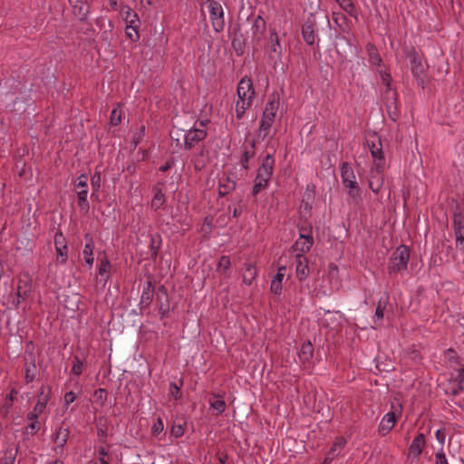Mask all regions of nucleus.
I'll use <instances>...</instances> for the list:
<instances>
[{"label":"nucleus","instance_id":"38","mask_svg":"<svg viewBox=\"0 0 464 464\" xmlns=\"http://www.w3.org/2000/svg\"><path fill=\"white\" fill-rule=\"evenodd\" d=\"M161 246V237L159 234L150 236V254L152 259H156L158 256V252Z\"/></svg>","mask_w":464,"mask_h":464},{"label":"nucleus","instance_id":"13","mask_svg":"<svg viewBox=\"0 0 464 464\" xmlns=\"http://www.w3.org/2000/svg\"><path fill=\"white\" fill-rule=\"evenodd\" d=\"M268 57L274 61H281L282 59V45L275 29L271 31L269 36Z\"/></svg>","mask_w":464,"mask_h":464},{"label":"nucleus","instance_id":"22","mask_svg":"<svg viewBox=\"0 0 464 464\" xmlns=\"http://www.w3.org/2000/svg\"><path fill=\"white\" fill-rule=\"evenodd\" d=\"M444 390L449 395H459L463 391V377L461 375L452 377L449 380Z\"/></svg>","mask_w":464,"mask_h":464},{"label":"nucleus","instance_id":"15","mask_svg":"<svg viewBox=\"0 0 464 464\" xmlns=\"http://www.w3.org/2000/svg\"><path fill=\"white\" fill-rule=\"evenodd\" d=\"M242 155L239 163L245 170L249 169V161L256 155V140H252L247 144L241 146Z\"/></svg>","mask_w":464,"mask_h":464},{"label":"nucleus","instance_id":"29","mask_svg":"<svg viewBox=\"0 0 464 464\" xmlns=\"http://www.w3.org/2000/svg\"><path fill=\"white\" fill-rule=\"evenodd\" d=\"M388 304V297L381 298L377 304L375 313L373 315V323L375 324L376 327H379L382 325V321L384 316V310Z\"/></svg>","mask_w":464,"mask_h":464},{"label":"nucleus","instance_id":"9","mask_svg":"<svg viewBox=\"0 0 464 464\" xmlns=\"http://www.w3.org/2000/svg\"><path fill=\"white\" fill-rule=\"evenodd\" d=\"M366 143L373 159L372 163L385 164L381 138L376 133L370 134L366 138Z\"/></svg>","mask_w":464,"mask_h":464},{"label":"nucleus","instance_id":"35","mask_svg":"<svg viewBox=\"0 0 464 464\" xmlns=\"http://www.w3.org/2000/svg\"><path fill=\"white\" fill-rule=\"evenodd\" d=\"M334 23L342 32H347L349 20L342 12H333L332 14Z\"/></svg>","mask_w":464,"mask_h":464},{"label":"nucleus","instance_id":"19","mask_svg":"<svg viewBox=\"0 0 464 464\" xmlns=\"http://www.w3.org/2000/svg\"><path fill=\"white\" fill-rule=\"evenodd\" d=\"M111 264L107 256L100 260L98 266V277L97 280L102 283L104 286L111 277Z\"/></svg>","mask_w":464,"mask_h":464},{"label":"nucleus","instance_id":"17","mask_svg":"<svg viewBox=\"0 0 464 464\" xmlns=\"http://www.w3.org/2000/svg\"><path fill=\"white\" fill-rule=\"evenodd\" d=\"M340 169L341 178L344 187L348 188H354L355 185L358 183L352 166L348 162H343Z\"/></svg>","mask_w":464,"mask_h":464},{"label":"nucleus","instance_id":"40","mask_svg":"<svg viewBox=\"0 0 464 464\" xmlns=\"http://www.w3.org/2000/svg\"><path fill=\"white\" fill-rule=\"evenodd\" d=\"M347 441L343 437H338L336 438L328 452L336 458L338 455H340Z\"/></svg>","mask_w":464,"mask_h":464},{"label":"nucleus","instance_id":"21","mask_svg":"<svg viewBox=\"0 0 464 464\" xmlns=\"http://www.w3.org/2000/svg\"><path fill=\"white\" fill-rule=\"evenodd\" d=\"M51 387L48 384H43L40 387L39 394L37 395V402L34 406L35 411H44L51 395Z\"/></svg>","mask_w":464,"mask_h":464},{"label":"nucleus","instance_id":"60","mask_svg":"<svg viewBox=\"0 0 464 464\" xmlns=\"http://www.w3.org/2000/svg\"><path fill=\"white\" fill-rule=\"evenodd\" d=\"M96 430H97V435L98 437L100 438V440L102 441H105L106 440V437H107V431H106V427L104 424H102L101 423V420L99 421V423L96 425Z\"/></svg>","mask_w":464,"mask_h":464},{"label":"nucleus","instance_id":"14","mask_svg":"<svg viewBox=\"0 0 464 464\" xmlns=\"http://www.w3.org/2000/svg\"><path fill=\"white\" fill-rule=\"evenodd\" d=\"M308 264V258L304 255H295V276L300 282L304 281L310 275Z\"/></svg>","mask_w":464,"mask_h":464},{"label":"nucleus","instance_id":"5","mask_svg":"<svg viewBox=\"0 0 464 464\" xmlns=\"http://www.w3.org/2000/svg\"><path fill=\"white\" fill-rule=\"evenodd\" d=\"M408 57L411 63V72L415 78L419 86L422 89L426 86L427 75L426 66L422 63L421 56L414 50L411 49L408 53Z\"/></svg>","mask_w":464,"mask_h":464},{"label":"nucleus","instance_id":"55","mask_svg":"<svg viewBox=\"0 0 464 464\" xmlns=\"http://www.w3.org/2000/svg\"><path fill=\"white\" fill-rule=\"evenodd\" d=\"M91 186H92V197L97 193L100 189V187H101V174L100 172H95L94 175L92 177V179H91Z\"/></svg>","mask_w":464,"mask_h":464},{"label":"nucleus","instance_id":"6","mask_svg":"<svg viewBox=\"0 0 464 464\" xmlns=\"http://www.w3.org/2000/svg\"><path fill=\"white\" fill-rule=\"evenodd\" d=\"M402 411V406L400 402H392L391 411L387 412L382 419L379 424V432L382 435L389 433L395 423L397 422L398 417L401 416Z\"/></svg>","mask_w":464,"mask_h":464},{"label":"nucleus","instance_id":"50","mask_svg":"<svg viewBox=\"0 0 464 464\" xmlns=\"http://www.w3.org/2000/svg\"><path fill=\"white\" fill-rule=\"evenodd\" d=\"M83 371V361L80 359L78 356H74L72 361V372L79 376L82 373Z\"/></svg>","mask_w":464,"mask_h":464},{"label":"nucleus","instance_id":"27","mask_svg":"<svg viewBox=\"0 0 464 464\" xmlns=\"http://www.w3.org/2000/svg\"><path fill=\"white\" fill-rule=\"evenodd\" d=\"M70 435V430L68 428L60 427L56 430L53 441L56 445V448L63 449L67 443L68 438Z\"/></svg>","mask_w":464,"mask_h":464},{"label":"nucleus","instance_id":"24","mask_svg":"<svg viewBox=\"0 0 464 464\" xmlns=\"http://www.w3.org/2000/svg\"><path fill=\"white\" fill-rule=\"evenodd\" d=\"M237 187V182L230 177L224 175L219 179L218 181V195L219 197H225L232 192Z\"/></svg>","mask_w":464,"mask_h":464},{"label":"nucleus","instance_id":"52","mask_svg":"<svg viewBox=\"0 0 464 464\" xmlns=\"http://www.w3.org/2000/svg\"><path fill=\"white\" fill-rule=\"evenodd\" d=\"M164 430V424L161 417H158L151 427V435L158 437Z\"/></svg>","mask_w":464,"mask_h":464},{"label":"nucleus","instance_id":"48","mask_svg":"<svg viewBox=\"0 0 464 464\" xmlns=\"http://www.w3.org/2000/svg\"><path fill=\"white\" fill-rule=\"evenodd\" d=\"M93 397L95 401L99 403L101 407H103L105 406L108 399L107 391L105 389L99 388L94 392Z\"/></svg>","mask_w":464,"mask_h":464},{"label":"nucleus","instance_id":"18","mask_svg":"<svg viewBox=\"0 0 464 464\" xmlns=\"http://www.w3.org/2000/svg\"><path fill=\"white\" fill-rule=\"evenodd\" d=\"M72 13L80 21H84L89 14V5L86 0H68Z\"/></svg>","mask_w":464,"mask_h":464},{"label":"nucleus","instance_id":"63","mask_svg":"<svg viewBox=\"0 0 464 464\" xmlns=\"http://www.w3.org/2000/svg\"><path fill=\"white\" fill-rule=\"evenodd\" d=\"M144 135H145V126L142 125L140 128V130L137 133H135V135H134L133 141H134L135 146H137L141 141Z\"/></svg>","mask_w":464,"mask_h":464},{"label":"nucleus","instance_id":"58","mask_svg":"<svg viewBox=\"0 0 464 464\" xmlns=\"http://www.w3.org/2000/svg\"><path fill=\"white\" fill-rule=\"evenodd\" d=\"M456 238V246L461 251H464V230H459L454 232Z\"/></svg>","mask_w":464,"mask_h":464},{"label":"nucleus","instance_id":"47","mask_svg":"<svg viewBox=\"0 0 464 464\" xmlns=\"http://www.w3.org/2000/svg\"><path fill=\"white\" fill-rule=\"evenodd\" d=\"M379 73L381 75L382 83L386 87V90H385L386 97L392 96V93L394 91H392V88H391V82H392V75H391V73L387 72H382V71H379Z\"/></svg>","mask_w":464,"mask_h":464},{"label":"nucleus","instance_id":"61","mask_svg":"<svg viewBox=\"0 0 464 464\" xmlns=\"http://www.w3.org/2000/svg\"><path fill=\"white\" fill-rule=\"evenodd\" d=\"M76 394L70 391L64 394L63 403L65 407H68L71 403H72L76 400Z\"/></svg>","mask_w":464,"mask_h":464},{"label":"nucleus","instance_id":"53","mask_svg":"<svg viewBox=\"0 0 464 464\" xmlns=\"http://www.w3.org/2000/svg\"><path fill=\"white\" fill-rule=\"evenodd\" d=\"M54 247L68 248L66 239L61 230L54 235Z\"/></svg>","mask_w":464,"mask_h":464},{"label":"nucleus","instance_id":"62","mask_svg":"<svg viewBox=\"0 0 464 464\" xmlns=\"http://www.w3.org/2000/svg\"><path fill=\"white\" fill-rule=\"evenodd\" d=\"M30 295V289H24L23 286L21 285V281L19 282L18 284V286H17V293H16V295L21 298L22 300H24L28 297V295Z\"/></svg>","mask_w":464,"mask_h":464},{"label":"nucleus","instance_id":"23","mask_svg":"<svg viewBox=\"0 0 464 464\" xmlns=\"http://www.w3.org/2000/svg\"><path fill=\"white\" fill-rule=\"evenodd\" d=\"M84 238L86 240L85 246L82 250V256L85 263L91 268L94 262L93 257V249H94V242L92 237L90 234H85Z\"/></svg>","mask_w":464,"mask_h":464},{"label":"nucleus","instance_id":"54","mask_svg":"<svg viewBox=\"0 0 464 464\" xmlns=\"http://www.w3.org/2000/svg\"><path fill=\"white\" fill-rule=\"evenodd\" d=\"M57 261L65 264L68 259V248L55 247Z\"/></svg>","mask_w":464,"mask_h":464},{"label":"nucleus","instance_id":"56","mask_svg":"<svg viewBox=\"0 0 464 464\" xmlns=\"http://www.w3.org/2000/svg\"><path fill=\"white\" fill-rule=\"evenodd\" d=\"M16 394H17L16 390L12 389L10 393L8 395H6L5 400V405H4V408L5 409V413H7L9 411V409L12 407V404L14 400V396Z\"/></svg>","mask_w":464,"mask_h":464},{"label":"nucleus","instance_id":"7","mask_svg":"<svg viewBox=\"0 0 464 464\" xmlns=\"http://www.w3.org/2000/svg\"><path fill=\"white\" fill-rule=\"evenodd\" d=\"M207 5L214 31L217 33L222 32L225 27L224 10L222 5L215 0H207Z\"/></svg>","mask_w":464,"mask_h":464},{"label":"nucleus","instance_id":"49","mask_svg":"<svg viewBox=\"0 0 464 464\" xmlns=\"http://www.w3.org/2000/svg\"><path fill=\"white\" fill-rule=\"evenodd\" d=\"M125 33L131 42L136 43L140 40L139 27H135L134 25H126Z\"/></svg>","mask_w":464,"mask_h":464},{"label":"nucleus","instance_id":"44","mask_svg":"<svg viewBox=\"0 0 464 464\" xmlns=\"http://www.w3.org/2000/svg\"><path fill=\"white\" fill-rule=\"evenodd\" d=\"M185 427H186V421L180 422H173L169 433L172 437L178 439L184 435L185 432Z\"/></svg>","mask_w":464,"mask_h":464},{"label":"nucleus","instance_id":"41","mask_svg":"<svg viewBox=\"0 0 464 464\" xmlns=\"http://www.w3.org/2000/svg\"><path fill=\"white\" fill-rule=\"evenodd\" d=\"M126 25H134L135 27H140V19L134 11H132L130 7H127V10L124 12Z\"/></svg>","mask_w":464,"mask_h":464},{"label":"nucleus","instance_id":"25","mask_svg":"<svg viewBox=\"0 0 464 464\" xmlns=\"http://www.w3.org/2000/svg\"><path fill=\"white\" fill-rule=\"evenodd\" d=\"M426 443L425 436L423 433H419L411 441L409 447V454L413 458H419L421 454L423 447Z\"/></svg>","mask_w":464,"mask_h":464},{"label":"nucleus","instance_id":"42","mask_svg":"<svg viewBox=\"0 0 464 464\" xmlns=\"http://www.w3.org/2000/svg\"><path fill=\"white\" fill-rule=\"evenodd\" d=\"M266 28V21L261 16L258 15L255 18V21L252 25V32L254 35H262Z\"/></svg>","mask_w":464,"mask_h":464},{"label":"nucleus","instance_id":"3","mask_svg":"<svg viewBox=\"0 0 464 464\" xmlns=\"http://www.w3.org/2000/svg\"><path fill=\"white\" fill-rule=\"evenodd\" d=\"M410 260V249L405 245L399 246L392 254L389 264L388 273L390 275L398 274L404 271L408 267Z\"/></svg>","mask_w":464,"mask_h":464},{"label":"nucleus","instance_id":"33","mask_svg":"<svg viewBox=\"0 0 464 464\" xmlns=\"http://www.w3.org/2000/svg\"><path fill=\"white\" fill-rule=\"evenodd\" d=\"M210 408L217 411V415L222 414L226 410V402L220 395L213 394L209 398Z\"/></svg>","mask_w":464,"mask_h":464},{"label":"nucleus","instance_id":"31","mask_svg":"<svg viewBox=\"0 0 464 464\" xmlns=\"http://www.w3.org/2000/svg\"><path fill=\"white\" fill-rule=\"evenodd\" d=\"M314 355V347L310 342L304 343L298 353L299 360L302 363L308 362Z\"/></svg>","mask_w":464,"mask_h":464},{"label":"nucleus","instance_id":"16","mask_svg":"<svg viewBox=\"0 0 464 464\" xmlns=\"http://www.w3.org/2000/svg\"><path fill=\"white\" fill-rule=\"evenodd\" d=\"M162 188L163 183L161 182L155 184L152 188L153 198L150 202V208L155 211L163 208L166 203V196Z\"/></svg>","mask_w":464,"mask_h":464},{"label":"nucleus","instance_id":"64","mask_svg":"<svg viewBox=\"0 0 464 464\" xmlns=\"http://www.w3.org/2000/svg\"><path fill=\"white\" fill-rule=\"evenodd\" d=\"M15 453L12 450H7L5 452V463L4 464H14L15 461Z\"/></svg>","mask_w":464,"mask_h":464},{"label":"nucleus","instance_id":"34","mask_svg":"<svg viewBox=\"0 0 464 464\" xmlns=\"http://www.w3.org/2000/svg\"><path fill=\"white\" fill-rule=\"evenodd\" d=\"M386 107L388 110V112L390 114V117L392 121H396V118L398 117V110H397V92H393L392 93V96L386 97Z\"/></svg>","mask_w":464,"mask_h":464},{"label":"nucleus","instance_id":"26","mask_svg":"<svg viewBox=\"0 0 464 464\" xmlns=\"http://www.w3.org/2000/svg\"><path fill=\"white\" fill-rule=\"evenodd\" d=\"M314 245V237H299L292 246L293 252L296 254H304L308 252Z\"/></svg>","mask_w":464,"mask_h":464},{"label":"nucleus","instance_id":"57","mask_svg":"<svg viewBox=\"0 0 464 464\" xmlns=\"http://www.w3.org/2000/svg\"><path fill=\"white\" fill-rule=\"evenodd\" d=\"M41 428V424L38 420L31 421L25 427V432L30 435H34Z\"/></svg>","mask_w":464,"mask_h":464},{"label":"nucleus","instance_id":"43","mask_svg":"<svg viewBox=\"0 0 464 464\" xmlns=\"http://www.w3.org/2000/svg\"><path fill=\"white\" fill-rule=\"evenodd\" d=\"M123 116V111L118 104L112 111L110 116V124L111 126H118L121 124Z\"/></svg>","mask_w":464,"mask_h":464},{"label":"nucleus","instance_id":"2","mask_svg":"<svg viewBox=\"0 0 464 464\" xmlns=\"http://www.w3.org/2000/svg\"><path fill=\"white\" fill-rule=\"evenodd\" d=\"M275 162V158L271 154H267L264 158L262 164L257 169L251 196L256 197L263 189L268 187L274 173Z\"/></svg>","mask_w":464,"mask_h":464},{"label":"nucleus","instance_id":"12","mask_svg":"<svg viewBox=\"0 0 464 464\" xmlns=\"http://www.w3.org/2000/svg\"><path fill=\"white\" fill-rule=\"evenodd\" d=\"M24 370L26 383L33 382L38 373L36 357L34 353L30 352L25 353Z\"/></svg>","mask_w":464,"mask_h":464},{"label":"nucleus","instance_id":"30","mask_svg":"<svg viewBox=\"0 0 464 464\" xmlns=\"http://www.w3.org/2000/svg\"><path fill=\"white\" fill-rule=\"evenodd\" d=\"M154 295V286L150 281H147L143 285L140 296V304L148 306L150 304Z\"/></svg>","mask_w":464,"mask_h":464},{"label":"nucleus","instance_id":"51","mask_svg":"<svg viewBox=\"0 0 464 464\" xmlns=\"http://www.w3.org/2000/svg\"><path fill=\"white\" fill-rule=\"evenodd\" d=\"M231 266L230 258L227 256H222L219 258L218 264V271L226 273L229 270Z\"/></svg>","mask_w":464,"mask_h":464},{"label":"nucleus","instance_id":"39","mask_svg":"<svg viewBox=\"0 0 464 464\" xmlns=\"http://www.w3.org/2000/svg\"><path fill=\"white\" fill-rule=\"evenodd\" d=\"M367 52H368L370 63L380 67L382 63V60L378 53L377 48L373 44H368Z\"/></svg>","mask_w":464,"mask_h":464},{"label":"nucleus","instance_id":"32","mask_svg":"<svg viewBox=\"0 0 464 464\" xmlns=\"http://www.w3.org/2000/svg\"><path fill=\"white\" fill-rule=\"evenodd\" d=\"M339 6L350 16L358 20L359 13L352 0H335Z\"/></svg>","mask_w":464,"mask_h":464},{"label":"nucleus","instance_id":"45","mask_svg":"<svg viewBox=\"0 0 464 464\" xmlns=\"http://www.w3.org/2000/svg\"><path fill=\"white\" fill-rule=\"evenodd\" d=\"M444 358L445 361L450 363V367H454L455 365H460L459 358L454 349H448L444 353Z\"/></svg>","mask_w":464,"mask_h":464},{"label":"nucleus","instance_id":"36","mask_svg":"<svg viewBox=\"0 0 464 464\" xmlns=\"http://www.w3.org/2000/svg\"><path fill=\"white\" fill-rule=\"evenodd\" d=\"M283 280L281 273H276L270 284V291L276 295H281L283 290Z\"/></svg>","mask_w":464,"mask_h":464},{"label":"nucleus","instance_id":"28","mask_svg":"<svg viewBox=\"0 0 464 464\" xmlns=\"http://www.w3.org/2000/svg\"><path fill=\"white\" fill-rule=\"evenodd\" d=\"M244 267L243 283L246 285H251L257 276V270L252 263H245Z\"/></svg>","mask_w":464,"mask_h":464},{"label":"nucleus","instance_id":"20","mask_svg":"<svg viewBox=\"0 0 464 464\" xmlns=\"http://www.w3.org/2000/svg\"><path fill=\"white\" fill-rule=\"evenodd\" d=\"M314 27H315L314 18H309L302 26L303 39L309 45H313L315 41Z\"/></svg>","mask_w":464,"mask_h":464},{"label":"nucleus","instance_id":"4","mask_svg":"<svg viewBox=\"0 0 464 464\" xmlns=\"http://www.w3.org/2000/svg\"><path fill=\"white\" fill-rule=\"evenodd\" d=\"M208 122V121H197L193 129L188 130L184 139L185 150H191L198 142L204 140L207 138L208 132L206 130V125Z\"/></svg>","mask_w":464,"mask_h":464},{"label":"nucleus","instance_id":"46","mask_svg":"<svg viewBox=\"0 0 464 464\" xmlns=\"http://www.w3.org/2000/svg\"><path fill=\"white\" fill-rule=\"evenodd\" d=\"M454 232L464 230V215L460 210H456L453 214Z\"/></svg>","mask_w":464,"mask_h":464},{"label":"nucleus","instance_id":"1","mask_svg":"<svg viewBox=\"0 0 464 464\" xmlns=\"http://www.w3.org/2000/svg\"><path fill=\"white\" fill-rule=\"evenodd\" d=\"M280 105V100L277 93L270 95L268 102L265 105L262 117L257 130V136L265 140L269 134L270 129L275 122L276 113Z\"/></svg>","mask_w":464,"mask_h":464},{"label":"nucleus","instance_id":"37","mask_svg":"<svg viewBox=\"0 0 464 464\" xmlns=\"http://www.w3.org/2000/svg\"><path fill=\"white\" fill-rule=\"evenodd\" d=\"M254 101L239 99L236 102V116L241 120L246 111L252 106Z\"/></svg>","mask_w":464,"mask_h":464},{"label":"nucleus","instance_id":"59","mask_svg":"<svg viewBox=\"0 0 464 464\" xmlns=\"http://www.w3.org/2000/svg\"><path fill=\"white\" fill-rule=\"evenodd\" d=\"M169 393L175 400H179L181 397L180 387L178 386L175 382H170Z\"/></svg>","mask_w":464,"mask_h":464},{"label":"nucleus","instance_id":"10","mask_svg":"<svg viewBox=\"0 0 464 464\" xmlns=\"http://www.w3.org/2000/svg\"><path fill=\"white\" fill-rule=\"evenodd\" d=\"M88 177L86 174H82L78 177L75 184V189L78 198V206L81 209L88 211L90 205L87 199L88 197Z\"/></svg>","mask_w":464,"mask_h":464},{"label":"nucleus","instance_id":"8","mask_svg":"<svg viewBox=\"0 0 464 464\" xmlns=\"http://www.w3.org/2000/svg\"><path fill=\"white\" fill-rule=\"evenodd\" d=\"M385 164L372 163L369 173V188L371 190L378 194L384 182Z\"/></svg>","mask_w":464,"mask_h":464},{"label":"nucleus","instance_id":"11","mask_svg":"<svg viewBox=\"0 0 464 464\" xmlns=\"http://www.w3.org/2000/svg\"><path fill=\"white\" fill-rule=\"evenodd\" d=\"M237 94L239 99L254 101L256 92L250 77L244 76L238 82Z\"/></svg>","mask_w":464,"mask_h":464}]
</instances>
